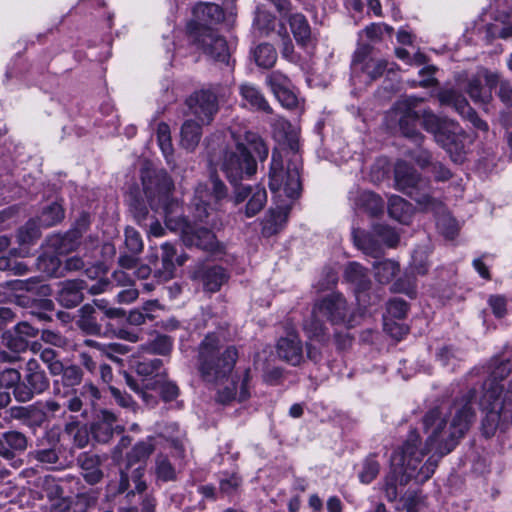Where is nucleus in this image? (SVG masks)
I'll use <instances>...</instances> for the list:
<instances>
[{"label":"nucleus","instance_id":"f257e3e1","mask_svg":"<svg viewBox=\"0 0 512 512\" xmlns=\"http://www.w3.org/2000/svg\"><path fill=\"white\" fill-rule=\"evenodd\" d=\"M475 401L476 392L471 390L449 408L441 406L425 414L424 447L419 448L420 436L416 430H412L403 446L391 456V475L385 482L389 498H396L397 482L405 484L411 478L426 481L433 475L438 459L450 453L468 431L474 419Z\"/></svg>","mask_w":512,"mask_h":512},{"label":"nucleus","instance_id":"f03ea898","mask_svg":"<svg viewBox=\"0 0 512 512\" xmlns=\"http://www.w3.org/2000/svg\"><path fill=\"white\" fill-rule=\"evenodd\" d=\"M238 359L234 345H224L221 338L210 333L200 342L197 350V369L201 379L217 387V401L223 404L237 399L239 402L250 397V369L243 373L238 385L230 375Z\"/></svg>","mask_w":512,"mask_h":512},{"label":"nucleus","instance_id":"7ed1b4c3","mask_svg":"<svg viewBox=\"0 0 512 512\" xmlns=\"http://www.w3.org/2000/svg\"><path fill=\"white\" fill-rule=\"evenodd\" d=\"M417 99L406 98L398 101L392 109V114L399 122L403 135L420 143L423 139L416 129L417 121L422 118L424 129L434 135L435 141L450 155L452 161L462 163L473 143V137L466 133L455 121L440 118L429 110L422 113L416 111Z\"/></svg>","mask_w":512,"mask_h":512},{"label":"nucleus","instance_id":"20e7f679","mask_svg":"<svg viewBox=\"0 0 512 512\" xmlns=\"http://www.w3.org/2000/svg\"><path fill=\"white\" fill-rule=\"evenodd\" d=\"M235 140V150L225 153L222 170L231 185H237L242 180L252 177L257 171V164L251 151L260 161L268 157V147L262 138L253 131H232Z\"/></svg>","mask_w":512,"mask_h":512},{"label":"nucleus","instance_id":"39448f33","mask_svg":"<svg viewBox=\"0 0 512 512\" xmlns=\"http://www.w3.org/2000/svg\"><path fill=\"white\" fill-rule=\"evenodd\" d=\"M347 311L346 300L339 293H331L318 299L314 303L311 316L303 324L305 334L310 339L325 341L327 332L324 320L332 324L352 325V319L347 318Z\"/></svg>","mask_w":512,"mask_h":512},{"label":"nucleus","instance_id":"423d86ee","mask_svg":"<svg viewBox=\"0 0 512 512\" xmlns=\"http://www.w3.org/2000/svg\"><path fill=\"white\" fill-rule=\"evenodd\" d=\"M143 191L155 211H162L165 221L169 216H177L180 211L179 202L172 197L174 183L163 169L145 166L141 170Z\"/></svg>","mask_w":512,"mask_h":512},{"label":"nucleus","instance_id":"0eeeda50","mask_svg":"<svg viewBox=\"0 0 512 512\" xmlns=\"http://www.w3.org/2000/svg\"><path fill=\"white\" fill-rule=\"evenodd\" d=\"M290 150L293 152L286 170L283 168V159L280 152L273 150L269 171V187L274 193H283L288 198L294 199L300 195L302 185L300 178L301 160L297 154L298 143L291 141Z\"/></svg>","mask_w":512,"mask_h":512},{"label":"nucleus","instance_id":"6e6552de","mask_svg":"<svg viewBox=\"0 0 512 512\" xmlns=\"http://www.w3.org/2000/svg\"><path fill=\"white\" fill-rule=\"evenodd\" d=\"M395 184L398 190L414 199L423 211L438 212L442 209V202L431 195L428 181L404 161H398L395 166Z\"/></svg>","mask_w":512,"mask_h":512},{"label":"nucleus","instance_id":"1a4fd4ad","mask_svg":"<svg viewBox=\"0 0 512 512\" xmlns=\"http://www.w3.org/2000/svg\"><path fill=\"white\" fill-rule=\"evenodd\" d=\"M227 188L217 176H211L209 183H199L192 199L195 221L204 223L211 228L216 226L214 211L219 201L227 197Z\"/></svg>","mask_w":512,"mask_h":512},{"label":"nucleus","instance_id":"9d476101","mask_svg":"<svg viewBox=\"0 0 512 512\" xmlns=\"http://www.w3.org/2000/svg\"><path fill=\"white\" fill-rule=\"evenodd\" d=\"M154 450L152 439L140 441L127 453V465L121 470L119 492L123 493L129 488L130 480L133 481L135 491L141 493L146 489L143 480L145 461Z\"/></svg>","mask_w":512,"mask_h":512},{"label":"nucleus","instance_id":"9b49d317","mask_svg":"<svg viewBox=\"0 0 512 512\" xmlns=\"http://www.w3.org/2000/svg\"><path fill=\"white\" fill-rule=\"evenodd\" d=\"M166 227L173 232L180 233L186 246H196L210 252L219 250V242L208 227L198 226L197 223L192 224L181 215L169 216L166 220Z\"/></svg>","mask_w":512,"mask_h":512},{"label":"nucleus","instance_id":"f8f14e48","mask_svg":"<svg viewBox=\"0 0 512 512\" xmlns=\"http://www.w3.org/2000/svg\"><path fill=\"white\" fill-rule=\"evenodd\" d=\"M230 89L217 85L212 89H203L192 94L186 101L191 113L202 123L210 124L218 112V101L226 98Z\"/></svg>","mask_w":512,"mask_h":512},{"label":"nucleus","instance_id":"ddd939ff","mask_svg":"<svg viewBox=\"0 0 512 512\" xmlns=\"http://www.w3.org/2000/svg\"><path fill=\"white\" fill-rule=\"evenodd\" d=\"M196 47L217 62L228 64L230 53L226 40L207 27L199 28L191 35Z\"/></svg>","mask_w":512,"mask_h":512},{"label":"nucleus","instance_id":"4468645a","mask_svg":"<svg viewBox=\"0 0 512 512\" xmlns=\"http://www.w3.org/2000/svg\"><path fill=\"white\" fill-rule=\"evenodd\" d=\"M388 69V62L384 59L374 58L359 50L355 53L352 61V73L353 77H356L358 73L360 78H363V82H371L383 75Z\"/></svg>","mask_w":512,"mask_h":512},{"label":"nucleus","instance_id":"2eb2a0df","mask_svg":"<svg viewBox=\"0 0 512 512\" xmlns=\"http://www.w3.org/2000/svg\"><path fill=\"white\" fill-rule=\"evenodd\" d=\"M498 83V75L482 69L469 80L467 93L475 103L486 104L492 97L491 90Z\"/></svg>","mask_w":512,"mask_h":512},{"label":"nucleus","instance_id":"dca6fc26","mask_svg":"<svg viewBox=\"0 0 512 512\" xmlns=\"http://www.w3.org/2000/svg\"><path fill=\"white\" fill-rule=\"evenodd\" d=\"M511 372V363L510 361L501 362L496 365L489 378L485 381L483 385L484 393L479 400L480 407L488 404L489 402L494 401L495 399H499L503 397V386L499 385V381L505 379L507 375Z\"/></svg>","mask_w":512,"mask_h":512},{"label":"nucleus","instance_id":"f3484780","mask_svg":"<svg viewBox=\"0 0 512 512\" xmlns=\"http://www.w3.org/2000/svg\"><path fill=\"white\" fill-rule=\"evenodd\" d=\"M49 387V380L45 373L25 375L24 381L13 390L17 401L28 402L35 394L43 393Z\"/></svg>","mask_w":512,"mask_h":512},{"label":"nucleus","instance_id":"a211bd4d","mask_svg":"<svg viewBox=\"0 0 512 512\" xmlns=\"http://www.w3.org/2000/svg\"><path fill=\"white\" fill-rule=\"evenodd\" d=\"M194 278L202 283L205 291L214 293L227 282L229 275L221 266L206 265L199 267L194 272Z\"/></svg>","mask_w":512,"mask_h":512},{"label":"nucleus","instance_id":"6ab92c4d","mask_svg":"<svg viewBox=\"0 0 512 512\" xmlns=\"http://www.w3.org/2000/svg\"><path fill=\"white\" fill-rule=\"evenodd\" d=\"M277 354L280 359L296 366L303 360V347L298 335L288 334L279 339L277 343Z\"/></svg>","mask_w":512,"mask_h":512},{"label":"nucleus","instance_id":"aec40b11","mask_svg":"<svg viewBox=\"0 0 512 512\" xmlns=\"http://www.w3.org/2000/svg\"><path fill=\"white\" fill-rule=\"evenodd\" d=\"M61 381H54L53 394L58 398H67L74 392V387L82 380V371L78 366H63Z\"/></svg>","mask_w":512,"mask_h":512},{"label":"nucleus","instance_id":"412c9836","mask_svg":"<svg viewBox=\"0 0 512 512\" xmlns=\"http://www.w3.org/2000/svg\"><path fill=\"white\" fill-rule=\"evenodd\" d=\"M489 22L484 26V38L487 42L495 39L512 40V17H488Z\"/></svg>","mask_w":512,"mask_h":512},{"label":"nucleus","instance_id":"4be33fe9","mask_svg":"<svg viewBox=\"0 0 512 512\" xmlns=\"http://www.w3.org/2000/svg\"><path fill=\"white\" fill-rule=\"evenodd\" d=\"M239 93L244 105L248 106L251 110L266 114H271L273 112L265 96L257 86L251 83H244L240 85Z\"/></svg>","mask_w":512,"mask_h":512},{"label":"nucleus","instance_id":"5701e85b","mask_svg":"<svg viewBox=\"0 0 512 512\" xmlns=\"http://www.w3.org/2000/svg\"><path fill=\"white\" fill-rule=\"evenodd\" d=\"M84 284L85 281L78 279L63 282L57 297L61 305L67 308L77 306L83 300Z\"/></svg>","mask_w":512,"mask_h":512},{"label":"nucleus","instance_id":"b1692460","mask_svg":"<svg viewBox=\"0 0 512 512\" xmlns=\"http://www.w3.org/2000/svg\"><path fill=\"white\" fill-rule=\"evenodd\" d=\"M40 236V231L34 220H29L21 227L16 235L19 249H13L11 253L14 256L26 257L29 254L27 246L34 243Z\"/></svg>","mask_w":512,"mask_h":512},{"label":"nucleus","instance_id":"393cba45","mask_svg":"<svg viewBox=\"0 0 512 512\" xmlns=\"http://www.w3.org/2000/svg\"><path fill=\"white\" fill-rule=\"evenodd\" d=\"M438 99L441 105L453 107L463 118L474 112L466 98L453 89L441 90Z\"/></svg>","mask_w":512,"mask_h":512},{"label":"nucleus","instance_id":"a878e982","mask_svg":"<svg viewBox=\"0 0 512 512\" xmlns=\"http://www.w3.org/2000/svg\"><path fill=\"white\" fill-rule=\"evenodd\" d=\"M357 208L368 212L372 216H377L383 212L384 202L380 196L371 191L357 192L352 198Z\"/></svg>","mask_w":512,"mask_h":512},{"label":"nucleus","instance_id":"bb28decb","mask_svg":"<svg viewBox=\"0 0 512 512\" xmlns=\"http://www.w3.org/2000/svg\"><path fill=\"white\" fill-rule=\"evenodd\" d=\"M388 213L398 222L408 224L413 215V207L402 197L393 195L388 201Z\"/></svg>","mask_w":512,"mask_h":512},{"label":"nucleus","instance_id":"cd10ccee","mask_svg":"<svg viewBox=\"0 0 512 512\" xmlns=\"http://www.w3.org/2000/svg\"><path fill=\"white\" fill-rule=\"evenodd\" d=\"M193 13L199 21L205 24L217 23L224 18L222 8L214 3L199 2L194 6Z\"/></svg>","mask_w":512,"mask_h":512},{"label":"nucleus","instance_id":"c85d7f7f","mask_svg":"<svg viewBox=\"0 0 512 512\" xmlns=\"http://www.w3.org/2000/svg\"><path fill=\"white\" fill-rule=\"evenodd\" d=\"M289 24L293 36L301 46L307 45L311 40L310 25L304 15L296 13L290 16Z\"/></svg>","mask_w":512,"mask_h":512},{"label":"nucleus","instance_id":"c756f323","mask_svg":"<svg viewBox=\"0 0 512 512\" xmlns=\"http://www.w3.org/2000/svg\"><path fill=\"white\" fill-rule=\"evenodd\" d=\"M181 462L172 464L168 455L158 454L155 459V475L158 481L169 482L177 479V467Z\"/></svg>","mask_w":512,"mask_h":512},{"label":"nucleus","instance_id":"7c9ffc66","mask_svg":"<svg viewBox=\"0 0 512 512\" xmlns=\"http://www.w3.org/2000/svg\"><path fill=\"white\" fill-rule=\"evenodd\" d=\"M345 278L356 285L357 292L366 290L370 284L367 269L357 262H350L346 266Z\"/></svg>","mask_w":512,"mask_h":512},{"label":"nucleus","instance_id":"2f4dec72","mask_svg":"<svg viewBox=\"0 0 512 512\" xmlns=\"http://www.w3.org/2000/svg\"><path fill=\"white\" fill-rule=\"evenodd\" d=\"M162 248V268L158 269L155 272V276L160 280L167 281L173 277L175 264L174 258L176 255V250L173 245L170 243H164L161 246Z\"/></svg>","mask_w":512,"mask_h":512},{"label":"nucleus","instance_id":"473e14b6","mask_svg":"<svg viewBox=\"0 0 512 512\" xmlns=\"http://www.w3.org/2000/svg\"><path fill=\"white\" fill-rule=\"evenodd\" d=\"M116 416L108 411H101V419L94 426L95 437L102 442L110 439L115 429Z\"/></svg>","mask_w":512,"mask_h":512},{"label":"nucleus","instance_id":"72a5a7b5","mask_svg":"<svg viewBox=\"0 0 512 512\" xmlns=\"http://www.w3.org/2000/svg\"><path fill=\"white\" fill-rule=\"evenodd\" d=\"M200 124L187 120L181 128V145L187 150H194L201 139Z\"/></svg>","mask_w":512,"mask_h":512},{"label":"nucleus","instance_id":"f704fd0d","mask_svg":"<svg viewBox=\"0 0 512 512\" xmlns=\"http://www.w3.org/2000/svg\"><path fill=\"white\" fill-rule=\"evenodd\" d=\"M373 269L376 280L381 284L389 283L400 270L399 264L390 259L375 262Z\"/></svg>","mask_w":512,"mask_h":512},{"label":"nucleus","instance_id":"c9c22d12","mask_svg":"<svg viewBox=\"0 0 512 512\" xmlns=\"http://www.w3.org/2000/svg\"><path fill=\"white\" fill-rule=\"evenodd\" d=\"M81 468L84 479L91 485L98 483L103 477L97 456L84 455L81 459Z\"/></svg>","mask_w":512,"mask_h":512},{"label":"nucleus","instance_id":"e433bc0d","mask_svg":"<svg viewBox=\"0 0 512 512\" xmlns=\"http://www.w3.org/2000/svg\"><path fill=\"white\" fill-rule=\"evenodd\" d=\"M374 236L376 235H372L360 230L354 231L353 233V239L356 246L365 254L377 257L381 252V248Z\"/></svg>","mask_w":512,"mask_h":512},{"label":"nucleus","instance_id":"4c0bfd02","mask_svg":"<svg viewBox=\"0 0 512 512\" xmlns=\"http://www.w3.org/2000/svg\"><path fill=\"white\" fill-rule=\"evenodd\" d=\"M437 216L436 225L439 232L447 239H453L458 233V224L456 220L448 213H445V207L438 212L431 211Z\"/></svg>","mask_w":512,"mask_h":512},{"label":"nucleus","instance_id":"58836bf2","mask_svg":"<svg viewBox=\"0 0 512 512\" xmlns=\"http://www.w3.org/2000/svg\"><path fill=\"white\" fill-rule=\"evenodd\" d=\"M57 399H48L45 402L37 403V408L39 409V418L38 422L42 423L45 420L56 416H64L66 410L64 408L65 403H61L59 400L61 398L56 397Z\"/></svg>","mask_w":512,"mask_h":512},{"label":"nucleus","instance_id":"ea45409f","mask_svg":"<svg viewBox=\"0 0 512 512\" xmlns=\"http://www.w3.org/2000/svg\"><path fill=\"white\" fill-rule=\"evenodd\" d=\"M267 192L264 187L255 185V192H252V200H248L243 213L247 218L256 216L266 205Z\"/></svg>","mask_w":512,"mask_h":512},{"label":"nucleus","instance_id":"a19ab883","mask_svg":"<svg viewBox=\"0 0 512 512\" xmlns=\"http://www.w3.org/2000/svg\"><path fill=\"white\" fill-rule=\"evenodd\" d=\"M256 64L262 68H271L277 60V52L271 44L262 43L253 51Z\"/></svg>","mask_w":512,"mask_h":512},{"label":"nucleus","instance_id":"79ce46f5","mask_svg":"<svg viewBox=\"0 0 512 512\" xmlns=\"http://www.w3.org/2000/svg\"><path fill=\"white\" fill-rule=\"evenodd\" d=\"M63 218L64 210L62 206L57 202H53L43 209L39 216V225L42 227H51L61 222Z\"/></svg>","mask_w":512,"mask_h":512},{"label":"nucleus","instance_id":"37998d69","mask_svg":"<svg viewBox=\"0 0 512 512\" xmlns=\"http://www.w3.org/2000/svg\"><path fill=\"white\" fill-rule=\"evenodd\" d=\"M82 315L78 321L79 327L88 334H100L101 325L98 324L94 316V309L89 305H85L81 309Z\"/></svg>","mask_w":512,"mask_h":512},{"label":"nucleus","instance_id":"c03bdc74","mask_svg":"<svg viewBox=\"0 0 512 512\" xmlns=\"http://www.w3.org/2000/svg\"><path fill=\"white\" fill-rule=\"evenodd\" d=\"M38 486L41 488V497L49 500H56L63 494V490L58 481L52 476H45L38 479Z\"/></svg>","mask_w":512,"mask_h":512},{"label":"nucleus","instance_id":"a18cd8bd","mask_svg":"<svg viewBox=\"0 0 512 512\" xmlns=\"http://www.w3.org/2000/svg\"><path fill=\"white\" fill-rule=\"evenodd\" d=\"M288 214L284 210H275L270 213L264 222L263 231L268 235L278 233L287 222Z\"/></svg>","mask_w":512,"mask_h":512},{"label":"nucleus","instance_id":"49530a36","mask_svg":"<svg viewBox=\"0 0 512 512\" xmlns=\"http://www.w3.org/2000/svg\"><path fill=\"white\" fill-rule=\"evenodd\" d=\"M157 141L158 145L169 163V158L173 154V146L170 136V128L166 123H159L157 127Z\"/></svg>","mask_w":512,"mask_h":512},{"label":"nucleus","instance_id":"de8ad7c7","mask_svg":"<svg viewBox=\"0 0 512 512\" xmlns=\"http://www.w3.org/2000/svg\"><path fill=\"white\" fill-rule=\"evenodd\" d=\"M275 23V16L265 10H261L260 8L257 9L253 26L260 32V34L267 35L274 29Z\"/></svg>","mask_w":512,"mask_h":512},{"label":"nucleus","instance_id":"09e8293b","mask_svg":"<svg viewBox=\"0 0 512 512\" xmlns=\"http://www.w3.org/2000/svg\"><path fill=\"white\" fill-rule=\"evenodd\" d=\"M96 499L97 496L93 490L77 494L70 501L71 512H86L90 506L95 504Z\"/></svg>","mask_w":512,"mask_h":512},{"label":"nucleus","instance_id":"8fccbe9b","mask_svg":"<svg viewBox=\"0 0 512 512\" xmlns=\"http://www.w3.org/2000/svg\"><path fill=\"white\" fill-rule=\"evenodd\" d=\"M242 484V479L237 474H223L219 480L220 492L227 496L237 493Z\"/></svg>","mask_w":512,"mask_h":512},{"label":"nucleus","instance_id":"3c124183","mask_svg":"<svg viewBox=\"0 0 512 512\" xmlns=\"http://www.w3.org/2000/svg\"><path fill=\"white\" fill-rule=\"evenodd\" d=\"M380 465L373 457H368L362 464L359 479L363 484L371 483L379 474Z\"/></svg>","mask_w":512,"mask_h":512},{"label":"nucleus","instance_id":"603ef678","mask_svg":"<svg viewBox=\"0 0 512 512\" xmlns=\"http://www.w3.org/2000/svg\"><path fill=\"white\" fill-rule=\"evenodd\" d=\"M266 84L271 89L272 93L275 95L281 90H285V88L290 87L292 81L282 72L273 71L266 76Z\"/></svg>","mask_w":512,"mask_h":512},{"label":"nucleus","instance_id":"864d4df0","mask_svg":"<svg viewBox=\"0 0 512 512\" xmlns=\"http://www.w3.org/2000/svg\"><path fill=\"white\" fill-rule=\"evenodd\" d=\"M512 17V0H490L487 17Z\"/></svg>","mask_w":512,"mask_h":512},{"label":"nucleus","instance_id":"5fc2aeb1","mask_svg":"<svg viewBox=\"0 0 512 512\" xmlns=\"http://www.w3.org/2000/svg\"><path fill=\"white\" fill-rule=\"evenodd\" d=\"M4 345L14 353H21L29 348V342L27 339L21 337L17 333H5L3 335Z\"/></svg>","mask_w":512,"mask_h":512},{"label":"nucleus","instance_id":"6e6d98bb","mask_svg":"<svg viewBox=\"0 0 512 512\" xmlns=\"http://www.w3.org/2000/svg\"><path fill=\"white\" fill-rule=\"evenodd\" d=\"M173 346V340L167 335H157L149 344L148 351L153 354L166 355Z\"/></svg>","mask_w":512,"mask_h":512},{"label":"nucleus","instance_id":"4d7b16f0","mask_svg":"<svg viewBox=\"0 0 512 512\" xmlns=\"http://www.w3.org/2000/svg\"><path fill=\"white\" fill-rule=\"evenodd\" d=\"M40 359L47 365L52 375H60L63 371V363L57 359L55 350L51 348L43 349L40 353Z\"/></svg>","mask_w":512,"mask_h":512},{"label":"nucleus","instance_id":"13d9d810","mask_svg":"<svg viewBox=\"0 0 512 512\" xmlns=\"http://www.w3.org/2000/svg\"><path fill=\"white\" fill-rule=\"evenodd\" d=\"M373 232L389 247H395L399 242L398 233L389 226L380 224L376 225L373 229Z\"/></svg>","mask_w":512,"mask_h":512},{"label":"nucleus","instance_id":"bf43d9fd","mask_svg":"<svg viewBox=\"0 0 512 512\" xmlns=\"http://www.w3.org/2000/svg\"><path fill=\"white\" fill-rule=\"evenodd\" d=\"M14 454L27 448V439L24 434L17 431H9L2 434Z\"/></svg>","mask_w":512,"mask_h":512},{"label":"nucleus","instance_id":"052dcab7","mask_svg":"<svg viewBox=\"0 0 512 512\" xmlns=\"http://www.w3.org/2000/svg\"><path fill=\"white\" fill-rule=\"evenodd\" d=\"M125 246L132 254H139L142 251L143 242L141 236L134 228H126Z\"/></svg>","mask_w":512,"mask_h":512},{"label":"nucleus","instance_id":"680f3d73","mask_svg":"<svg viewBox=\"0 0 512 512\" xmlns=\"http://www.w3.org/2000/svg\"><path fill=\"white\" fill-rule=\"evenodd\" d=\"M275 97L280 104L287 109H293L298 105V96L293 84H291L290 87L285 88V90L283 89L276 93Z\"/></svg>","mask_w":512,"mask_h":512},{"label":"nucleus","instance_id":"e2e57ef3","mask_svg":"<svg viewBox=\"0 0 512 512\" xmlns=\"http://www.w3.org/2000/svg\"><path fill=\"white\" fill-rule=\"evenodd\" d=\"M162 366V360L158 358L143 360L136 366V371L139 375L153 376L159 375Z\"/></svg>","mask_w":512,"mask_h":512},{"label":"nucleus","instance_id":"0e129e2a","mask_svg":"<svg viewBox=\"0 0 512 512\" xmlns=\"http://www.w3.org/2000/svg\"><path fill=\"white\" fill-rule=\"evenodd\" d=\"M234 186L232 201L235 206L248 200H252V192H255V185H241L240 183Z\"/></svg>","mask_w":512,"mask_h":512},{"label":"nucleus","instance_id":"69168bd1","mask_svg":"<svg viewBox=\"0 0 512 512\" xmlns=\"http://www.w3.org/2000/svg\"><path fill=\"white\" fill-rule=\"evenodd\" d=\"M20 379H21V374L16 369H12V368L5 369L4 371H2L0 373V385L3 387H7V388L13 387L15 389V387L18 384L22 383V382H20Z\"/></svg>","mask_w":512,"mask_h":512},{"label":"nucleus","instance_id":"338daca9","mask_svg":"<svg viewBox=\"0 0 512 512\" xmlns=\"http://www.w3.org/2000/svg\"><path fill=\"white\" fill-rule=\"evenodd\" d=\"M387 311L392 317L401 319L405 317L408 311V305L404 300L394 298L388 302Z\"/></svg>","mask_w":512,"mask_h":512},{"label":"nucleus","instance_id":"774afa93","mask_svg":"<svg viewBox=\"0 0 512 512\" xmlns=\"http://www.w3.org/2000/svg\"><path fill=\"white\" fill-rule=\"evenodd\" d=\"M33 457L43 464H55L59 459L54 448L37 450L33 452Z\"/></svg>","mask_w":512,"mask_h":512}]
</instances>
